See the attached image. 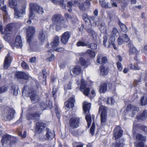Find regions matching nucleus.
<instances>
[{"label": "nucleus", "mask_w": 147, "mask_h": 147, "mask_svg": "<svg viewBox=\"0 0 147 147\" xmlns=\"http://www.w3.org/2000/svg\"><path fill=\"white\" fill-rule=\"evenodd\" d=\"M116 81L115 82H113L112 84H109V86L110 88L111 89H113V88L114 89L116 85Z\"/></svg>", "instance_id": "338daca9"}, {"label": "nucleus", "mask_w": 147, "mask_h": 147, "mask_svg": "<svg viewBox=\"0 0 147 147\" xmlns=\"http://www.w3.org/2000/svg\"><path fill=\"white\" fill-rule=\"evenodd\" d=\"M52 20L53 23L56 26L57 30H59L62 27V21H64V19L63 16L59 14L54 15L52 17Z\"/></svg>", "instance_id": "f03ea898"}, {"label": "nucleus", "mask_w": 147, "mask_h": 147, "mask_svg": "<svg viewBox=\"0 0 147 147\" xmlns=\"http://www.w3.org/2000/svg\"><path fill=\"white\" fill-rule=\"evenodd\" d=\"M11 138V136L8 134L4 135L1 140V142L3 145L5 143H7L8 141Z\"/></svg>", "instance_id": "72a5a7b5"}, {"label": "nucleus", "mask_w": 147, "mask_h": 147, "mask_svg": "<svg viewBox=\"0 0 147 147\" xmlns=\"http://www.w3.org/2000/svg\"><path fill=\"white\" fill-rule=\"evenodd\" d=\"M26 4H24L19 8L14 9V17L17 19H22L23 15L26 14Z\"/></svg>", "instance_id": "7ed1b4c3"}, {"label": "nucleus", "mask_w": 147, "mask_h": 147, "mask_svg": "<svg viewBox=\"0 0 147 147\" xmlns=\"http://www.w3.org/2000/svg\"><path fill=\"white\" fill-rule=\"evenodd\" d=\"M35 92L34 91H32L31 93L29 92L31 100L33 103H35L38 102L39 98L38 96L34 94Z\"/></svg>", "instance_id": "5701e85b"}, {"label": "nucleus", "mask_w": 147, "mask_h": 147, "mask_svg": "<svg viewBox=\"0 0 147 147\" xmlns=\"http://www.w3.org/2000/svg\"><path fill=\"white\" fill-rule=\"evenodd\" d=\"M86 53L88 55L91 57H94L95 55V53L94 51L90 49H88L86 51Z\"/></svg>", "instance_id": "5fc2aeb1"}, {"label": "nucleus", "mask_w": 147, "mask_h": 147, "mask_svg": "<svg viewBox=\"0 0 147 147\" xmlns=\"http://www.w3.org/2000/svg\"><path fill=\"white\" fill-rule=\"evenodd\" d=\"M99 112L100 113V121L101 125H104L107 124V114L106 107L103 106L99 107Z\"/></svg>", "instance_id": "20e7f679"}, {"label": "nucleus", "mask_w": 147, "mask_h": 147, "mask_svg": "<svg viewBox=\"0 0 147 147\" xmlns=\"http://www.w3.org/2000/svg\"><path fill=\"white\" fill-rule=\"evenodd\" d=\"M55 136L54 132L51 131L49 128L46 129V133L45 135V139L48 140H51Z\"/></svg>", "instance_id": "4be33fe9"}, {"label": "nucleus", "mask_w": 147, "mask_h": 147, "mask_svg": "<svg viewBox=\"0 0 147 147\" xmlns=\"http://www.w3.org/2000/svg\"><path fill=\"white\" fill-rule=\"evenodd\" d=\"M71 82H70L69 84H68L67 85H65L64 86V89L65 90H66L67 89L68 90H70L71 88Z\"/></svg>", "instance_id": "774afa93"}, {"label": "nucleus", "mask_w": 147, "mask_h": 147, "mask_svg": "<svg viewBox=\"0 0 147 147\" xmlns=\"http://www.w3.org/2000/svg\"><path fill=\"white\" fill-rule=\"evenodd\" d=\"M38 38L41 43H43L44 42L46 39V36L43 30H41L39 31Z\"/></svg>", "instance_id": "a878e982"}, {"label": "nucleus", "mask_w": 147, "mask_h": 147, "mask_svg": "<svg viewBox=\"0 0 147 147\" xmlns=\"http://www.w3.org/2000/svg\"><path fill=\"white\" fill-rule=\"evenodd\" d=\"M13 26V24H10L7 25L5 28L4 31V32L2 31L1 32H3L5 34H10V32L12 30Z\"/></svg>", "instance_id": "7c9ffc66"}, {"label": "nucleus", "mask_w": 147, "mask_h": 147, "mask_svg": "<svg viewBox=\"0 0 147 147\" xmlns=\"http://www.w3.org/2000/svg\"><path fill=\"white\" fill-rule=\"evenodd\" d=\"M9 5L11 8H16V7L17 5V1L16 0H9Z\"/></svg>", "instance_id": "e433bc0d"}, {"label": "nucleus", "mask_w": 147, "mask_h": 147, "mask_svg": "<svg viewBox=\"0 0 147 147\" xmlns=\"http://www.w3.org/2000/svg\"><path fill=\"white\" fill-rule=\"evenodd\" d=\"M80 62L81 64L83 66L87 65L86 64V61L82 57H81L80 58Z\"/></svg>", "instance_id": "680f3d73"}, {"label": "nucleus", "mask_w": 147, "mask_h": 147, "mask_svg": "<svg viewBox=\"0 0 147 147\" xmlns=\"http://www.w3.org/2000/svg\"><path fill=\"white\" fill-rule=\"evenodd\" d=\"M136 138L138 140H141V141H144L146 139V137L143 136L142 135L139 134H137L136 136Z\"/></svg>", "instance_id": "13d9d810"}, {"label": "nucleus", "mask_w": 147, "mask_h": 147, "mask_svg": "<svg viewBox=\"0 0 147 147\" xmlns=\"http://www.w3.org/2000/svg\"><path fill=\"white\" fill-rule=\"evenodd\" d=\"M30 11L32 13H33V11H34L41 14L44 13V9L42 7L34 3H31L30 4Z\"/></svg>", "instance_id": "39448f33"}, {"label": "nucleus", "mask_w": 147, "mask_h": 147, "mask_svg": "<svg viewBox=\"0 0 147 147\" xmlns=\"http://www.w3.org/2000/svg\"><path fill=\"white\" fill-rule=\"evenodd\" d=\"M129 68L130 69L134 70H139L140 69V67L136 65L135 63L134 64L131 63L129 65Z\"/></svg>", "instance_id": "3c124183"}, {"label": "nucleus", "mask_w": 147, "mask_h": 147, "mask_svg": "<svg viewBox=\"0 0 147 147\" xmlns=\"http://www.w3.org/2000/svg\"><path fill=\"white\" fill-rule=\"evenodd\" d=\"M18 89V86L15 85H13L11 87V92L14 95L16 96L17 95Z\"/></svg>", "instance_id": "a19ab883"}, {"label": "nucleus", "mask_w": 147, "mask_h": 147, "mask_svg": "<svg viewBox=\"0 0 147 147\" xmlns=\"http://www.w3.org/2000/svg\"><path fill=\"white\" fill-rule=\"evenodd\" d=\"M80 122L79 118L78 117L72 118L69 120V125L72 128H77L79 126Z\"/></svg>", "instance_id": "1a4fd4ad"}, {"label": "nucleus", "mask_w": 147, "mask_h": 147, "mask_svg": "<svg viewBox=\"0 0 147 147\" xmlns=\"http://www.w3.org/2000/svg\"><path fill=\"white\" fill-rule=\"evenodd\" d=\"M100 30L102 33H104L106 32V28L104 23H102L100 25Z\"/></svg>", "instance_id": "4d7b16f0"}, {"label": "nucleus", "mask_w": 147, "mask_h": 147, "mask_svg": "<svg viewBox=\"0 0 147 147\" xmlns=\"http://www.w3.org/2000/svg\"><path fill=\"white\" fill-rule=\"evenodd\" d=\"M15 76L16 78L18 79L28 80L30 77L28 74L23 72H17L15 73Z\"/></svg>", "instance_id": "dca6fc26"}, {"label": "nucleus", "mask_w": 147, "mask_h": 147, "mask_svg": "<svg viewBox=\"0 0 147 147\" xmlns=\"http://www.w3.org/2000/svg\"><path fill=\"white\" fill-rule=\"evenodd\" d=\"M15 113L14 110L13 109H9L7 115L6 116V120L9 121L13 117V115Z\"/></svg>", "instance_id": "cd10ccee"}, {"label": "nucleus", "mask_w": 147, "mask_h": 147, "mask_svg": "<svg viewBox=\"0 0 147 147\" xmlns=\"http://www.w3.org/2000/svg\"><path fill=\"white\" fill-rule=\"evenodd\" d=\"M72 72L75 75H78L81 72L80 67L78 66H76L72 69Z\"/></svg>", "instance_id": "c9c22d12"}, {"label": "nucleus", "mask_w": 147, "mask_h": 147, "mask_svg": "<svg viewBox=\"0 0 147 147\" xmlns=\"http://www.w3.org/2000/svg\"><path fill=\"white\" fill-rule=\"evenodd\" d=\"M4 39L6 41L8 42L11 47H13V38L11 36V35L9 33L5 34L2 33Z\"/></svg>", "instance_id": "9b49d317"}, {"label": "nucleus", "mask_w": 147, "mask_h": 147, "mask_svg": "<svg viewBox=\"0 0 147 147\" xmlns=\"http://www.w3.org/2000/svg\"><path fill=\"white\" fill-rule=\"evenodd\" d=\"M35 17V15L34 13H32L30 11V14L29 16V19L27 21V22L29 24H30L31 23V20L34 19Z\"/></svg>", "instance_id": "c03bdc74"}, {"label": "nucleus", "mask_w": 147, "mask_h": 147, "mask_svg": "<svg viewBox=\"0 0 147 147\" xmlns=\"http://www.w3.org/2000/svg\"><path fill=\"white\" fill-rule=\"evenodd\" d=\"M84 80L83 79H82L80 89L84 95L87 96L89 93L90 89L87 86Z\"/></svg>", "instance_id": "6e6552de"}, {"label": "nucleus", "mask_w": 147, "mask_h": 147, "mask_svg": "<svg viewBox=\"0 0 147 147\" xmlns=\"http://www.w3.org/2000/svg\"><path fill=\"white\" fill-rule=\"evenodd\" d=\"M126 110L132 113V115L131 116L132 117L135 113L139 111V109L134 105H128Z\"/></svg>", "instance_id": "6ab92c4d"}, {"label": "nucleus", "mask_w": 147, "mask_h": 147, "mask_svg": "<svg viewBox=\"0 0 147 147\" xmlns=\"http://www.w3.org/2000/svg\"><path fill=\"white\" fill-rule=\"evenodd\" d=\"M70 37V33L69 32H66L61 35V41L63 44H66L67 42Z\"/></svg>", "instance_id": "f8f14e48"}, {"label": "nucleus", "mask_w": 147, "mask_h": 147, "mask_svg": "<svg viewBox=\"0 0 147 147\" xmlns=\"http://www.w3.org/2000/svg\"><path fill=\"white\" fill-rule=\"evenodd\" d=\"M76 3L80 9L82 11H85L86 8H89L90 4L89 0H86L82 4L77 2Z\"/></svg>", "instance_id": "2eb2a0df"}, {"label": "nucleus", "mask_w": 147, "mask_h": 147, "mask_svg": "<svg viewBox=\"0 0 147 147\" xmlns=\"http://www.w3.org/2000/svg\"><path fill=\"white\" fill-rule=\"evenodd\" d=\"M84 20L85 22H88V21L90 22V23H92L91 20H94V17H90L88 18V17L87 18H84Z\"/></svg>", "instance_id": "e2e57ef3"}, {"label": "nucleus", "mask_w": 147, "mask_h": 147, "mask_svg": "<svg viewBox=\"0 0 147 147\" xmlns=\"http://www.w3.org/2000/svg\"><path fill=\"white\" fill-rule=\"evenodd\" d=\"M47 105L44 102H41L40 104V107L42 110H45L47 107Z\"/></svg>", "instance_id": "052dcab7"}, {"label": "nucleus", "mask_w": 147, "mask_h": 147, "mask_svg": "<svg viewBox=\"0 0 147 147\" xmlns=\"http://www.w3.org/2000/svg\"><path fill=\"white\" fill-rule=\"evenodd\" d=\"M128 46L129 47V52L130 54L136 55L138 53V51L132 43H129Z\"/></svg>", "instance_id": "b1692460"}, {"label": "nucleus", "mask_w": 147, "mask_h": 147, "mask_svg": "<svg viewBox=\"0 0 147 147\" xmlns=\"http://www.w3.org/2000/svg\"><path fill=\"white\" fill-rule=\"evenodd\" d=\"M55 4H58L59 5H60L61 7L64 9L65 8L66 5L63 2V1H57V0H49Z\"/></svg>", "instance_id": "473e14b6"}, {"label": "nucleus", "mask_w": 147, "mask_h": 147, "mask_svg": "<svg viewBox=\"0 0 147 147\" xmlns=\"http://www.w3.org/2000/svg\"><path fill=\"white\" fill-rule=\"evenodd\" d=\"M46 127V125L45 123L43 122H39L36 123V131L38 133H41Z\"/></svg>", "instance_id": "9d476101"}, {"label": "nucleus", "mask_w": 147, "mask_h": 147, "mask_svg": "<svg viewBox=\"0 0 147 147\" xmlns=\"http://www.w3.org/2000/svg\"><path fill=\"white\" fill-rule=\"evenodd\" d=\"M91 106L90 103H88L86 101H85L83 103V108L84 111L86 113L87 111H89Z\"/></svg>", "instance_id": "c756f323"}, {"label": "nucleus", "mask_w": 147, "mask_h": 147, "mask_svg": "<svg viewBox=\"0 0 147 147\" xmlns=\"http://www.w3.org/2000/svg\"><path fill=\"white\" fill-rule=\"evenodd\" d=\"M73 147H83V145L81 143H74L73 144Z\"/></svg>", "instance_id": "69168bd1"}, {"label": "nucleus", "mask_w": 147, "mask_h": 147, "mask_svg": "<svg viewBox=\"0 0 147 147\" xmlns=\"http://www.w3.org/2000/svg\"><path fill=\"white\" fill-rule=\"evenodd\" d=\"M86 119L88 125L89 127L91 123L90 115L89 114H87L86 116Z\"/></svg>", "instance_id": "09e8293b"}, {"label": "nucleus", "mask_w": 147, "mask_h": 147, "mask_svg": "<svg viewBox=\"0 0 147 147\" xmlns=\"http://www.w3.org/2000/svg\"><path fill=\"white\" fill-rule=\"evenodd\" d=\"M1 9L3 11V18L4 21L5 22L7 21L8 20H9V18L8 16V14L7 11L6 6V5H4L1 7Z\"/></svg>", "instance_id": "393cba45"}, {"label": "nucleus", "mask_w": 147, "mask_h": 147, "mask_svg": "<svg viewBox=\"0 0 147 147\" xmlns=\"http://www.w3.org/2000/svg\"><path fill=\"white\" fill-rule=\"evenodd\" d=\"M107 59L105 57H103L102 55L100 54L97 57V62L101 64H104L107 62Z\"/></svg>", "instance_id": "412c9836"}, {"label": "nucleus", "mask_w": 147, "mask_h": 147, "mask_svg": "<svg viewBox=\"0 0 147 147\" xmlns=\"http://www.w3.org/2000/svg\"><path fill=\"white\" fill-rule=\"evenodd\" d=\"M27 36V42L29 45L30 50L31 51H36L37 50V46L33 42H32V40L35 32V27L29 26L26 29Z\"/></svg>", "instance_id": "f257e3e1"}, {"label": "nucleus", "mask_w": 147, "mask_h": 147, "mask_svg": "<svg viewBox=\"0 0 147 147\" xmlns=\"http://www.w3.org/2000/svg\"><path fill=\"white\" fill-rule=\"evenodd\" d=\"M140 104L142 106H144L147 104V98L142 96L140 99Z\"/></svg>", "instance_id": "37998d69"}, {"label": "nucleus", "mask_w": 147, "mask_h": 147, "mask_svg": "<svg viewBox=\"0 0 147 147\" xmlns=\"http://www.w3.org/2000/svg\"><path fill=\"white\" fill-rule=\"evenodd\" d=\"M119 25L122 31L124 32H126L128 31V29L126 26L121 22H119Z\"/></svg>", "instance_id": "a18cd8bd"}, {"label": "nucleus", "mask_w": 147, "mask_h": 147, "mask_svg": "<svg viewBox=\"0 0 147 147\" xmlns=\"http://www.w3.org/2000/svg\"><path fill=\"white\" fill-rule=\"evenodd\" d=\"M106 102L108 104L112 105L114 103L115 100L112 97H108L107 98Z\"/></svg>", "instance_id": "8fccbe9b"}, {"label": "nucleus", "mask_w": 147, "mask_h": 147, "mask_svg": "<svg viewBox=\"0 0 147 147\" xmlns=\"http://www.w3.org/2000/svg\"><path fill=\"white\" fill-rule=\"evenodd\" d=\"M115 36L110 34L109 39V41L108 45L106 44L107 42V38L106 37H104L103 38V44L105 47H109L111 45H112L115 49H116L117 48L115 47V44L114 42L115 40Z\"/></svg>", "instance_id": "0eeeda50"}, {"label": "nucleus", "mask_w": 147, "mask_h": 147, "mask_svg": "<svg viewBox=\"0 0 147 147\" xmlns=\"http://www.w3.org/2000/svg\"><path fill=\"white\" fill-rule=\"evenodd\" d=\"M117 141L115 143H113L112 145V147H123L124 144L123 140H119Z\"/></svg>", "instance_id": "f704fd0d"}, {"label": "nucleus", "mask_w": 147, "mask_h": 147, "mask_svg": "<svg viewBox=\"0 0 147 147\" xmlns=\"http://www.w3.org/2000/svg\"><path fill=\"white\" fill-rule=\"evenodd\" d=\"M129 38L126 34H123L122 36H119L117 41L119 45H121L125 42H127L129 40Z\"/></svg>", "instance_id": "ddd939ff"}, {"label": "nucleus", "mask_w": 147, "mask_h": 147, "mask_svg": "<svg viewBox=\"0 0 147 147\" xmlns=\"http://www.w3.org/2000/svg\"><path fill=\"white\" fill-rule=\"evenodd\" d=\"M88 48H90L93 49H96L97 48V45L94 43H91L90 44L88 45Z\"/></svg>", "instance_id": "bf43d9fd"}, {"label": "nucleus", "mask_w": 147, "mask_h": 147, "mask_svg": "<svg viewBox=\"0 0 147 147\" xmlns=\"http://www.w3.org/2000/svg\"><path fill=\"white\" fill-rule=\"evenodd\" d=\"M107 86L106 83L102 84L100 86L99 91L100 93H103L106 92L107 90Z\"/></svg>", "instance_id": "ea45409f"}, {"label": "nucleus", "mask_w": 147, "mask_h": 147, "mask_svg": "<svg viewBox=\"0 0 147 147\" xmlns=\"http://www.w3.org/2000/svg\"><path fill=\"white\" fill-rule=\"evenodd\" d=\"M11 57L10 56V53L8 52V53L5 58L4 61V67L5 69H6L9 67L11 62Z\"/></svg>", "instance_id": "a211bd4d"}, {"label": "nucleus", "mask_w": 147, "mask_h": 147, "mask_svg": "<svg viewBox=\"0 0 147 147\" xmlns=\"http://www.w3.org/2000/svg\"><path fill=\"white\" fill-rule=\"evenodd\" d=\"M8 87L6 86H0V94L6 92L8 90Z\"/></svg>", "instance_id": "6e6d98bb"}, {"label": "nucleus", "mask_w": 147, "mask_h": 147, "mask_svg": "<svg viewBox=\"0 0 147 147\" xmlns=\"http://www.w3.org/2000/svg\"><path fill=\"white\" fill-rule=\"evenodd\" d=\"M111 33V34L115 36H118L119 35V32L118 30L115 28H112Z\"/></svg>", "instance_id": "79ce46f5"}, {"label": "nucleus", "mask_w": 147, "mask_h": 147, "mask_svg": "<svg viewBox=\"0 0 147 147\" xmlns=\"http://www.w3.org/2000/svg\"><path fill=\"white\" fill-rule=\"evenodd\" d=\"M113 132L114 136L115 139L119 138L122 135L123 131L119 126H117L114 129Z\"/></svg>", "instance_id": "4468645a"}, {"label": "nucleus", "mask_w": 147, "mask_h": 147, "mask_svg": "<svg viewBox=\"0 0 147 147\" xmlns=\"http://www.w3.org/2000/svg\"><path fill=\"white\" fill-rule=\"evenodd\" d=\"M75 100L74 97H72L69 99L65 103V107L67 108H71L74 106Z\"/></svg>", "instance_id": "aec40b11"}, {"label": "nucleus", "mask_w": 147, "mask_h": 147, "mask_svg": "<svg viewBox=\"0 0 147 147\" xmlns=\"http://www.w3.org/2000/svg\"><path fill=\"white\" fill-rule=\"evenodd\" d=\"M17 131L18 135L22 138H25L26 136L27 133L26 131H24L23 133H22V131H21L20 129H18Z\"/></svg>", "instance_id": "603ef678"}, {"label": "nucleus", "mask_w": 147, "mask_h": 147, "mask_svg": "<svg viewBox=\"0 0 147 147\" xmlns=\"http://www.w3.org/2000/svg\"><path fill=\"white\" fill-rule=\"evenodd\" d=\"M13 47H12L13 49L16 47L17 48H20L22 46V43L21 39V38L20 36L19 35H17L16 38V40L14 43Z\"/></svg>", "instance_id": "f3484780"}, {"label": "nucleus", "mask_w": 147, "mask_h": 147, "mask_svg": "<svg viewBox=\"0 0 147 147\" xmlns=\"http://www.w3.org/2000/svg\"><path fill=\"white\" fill-rule=\"evenodd\" d=\"M39 78L40 80H42V84L44 85H45L46 84V74L45 73H43L42 79V76H39Z\"/></svg>", "instance_id": "864d4df0"}, {"label": "nucleus", "mask_w": 147, "mask_h": 147, "mask_svg": "<svg viewBox=\"0 0 147 147\" xmlns=\"http://www.w3.org/2000/svg\"><path fill=\"white\" fill-rule=\"evenodd\" d=\"M100 3L101 6L105 8H108L112 7L111 5L109 3H106L103 1H100Z\"/></svg>", "instance_id": "4c0bfd02"}, {"label": "nucleus", "mask_w": 147, "mask_h": 147, "mask_svg": "<svg viewBox=\"0 0 147 147\" xmlns=\"http://www.w3.org/2000/svg\"><path fill=\"white\" fill-rule=\"evenodd\" d=\"M49 57L47 58L46 60L47 61H51L54 60L55 59V56L54 54L50 53L49 54Z\"/></svg>", "instance_id": "de8ad7c7"}, {"label": "nucleus", "mask_w": 147, "mask_h": 147, "mask_svg": "<svg viewBox=\"0 0 147 147\" xmlns=\"http://www.w3.org/2000/svg\"><path fill=\"white\" fill-rule=\"evenodd\" d=\"M100 74L102 76H105L107 75L108 71V69L102 66L100 67Z\"/></svg>", "instance_id": "2f4dec72"}, {"label": "nucleus", "mask_w": 147, "mask_h": 147, "mask_svg": "<svg viewBox=\"0 0 147 147\" xmlns=\"http://www.w3.org/2000/svg\"><path fill=\"white\" fill-rule=\"evenodd\" d=\"M64 16L67 20L65 22H63V23H62V27L63 28H66L67 26V24L68 23V20H72V18L71 16L67 13H65L64 14Z\"/></svg>", "instance_id": "bb28decb"}, {"label": "nucleus", "mask_w": 147, "mask_h": 147, "mask_svg": "<svg viewBox=\"0 0 147 147\" xmlns=\"http://www.w3.org/2000/svg\"><path fill=\"white\" fill-rule=\"evenodd\" d=\"M59 42V38L57 36H56L55 37L53 42L51 43L50 45L51 46V48H50L49 45L47 44L46 46L47 48H49V50L47 51V53H49L54 51V50H55V48L58 45Z\"/></svg>", "instance_id": "423d86ee"}, {"label": "nucleus", "mask_w": 147, "mask_h": 147, "mask_svg": "<svg viewBox=\"0 0 147 147\" xmlns=\"http://www.w3.org/2000/svg\"><path fill=\"white\" fill-rule=\"evenodd\" d=\"M39 117V115L37 114H28L26 117L27 119H38Z\"/></svg>", "instance_id": "58836bf2"}, {"label": "nucleus", "mask_w": 147, "mask_h": 147, "mask_svg": "<svg viewBox=\"0 0 147 147\" xmlns=\"http://www.w3.org/2000/svg\"><path fill=\"white\" fill-rule=\"evenodd\" d=\"M76 45L78 47H84L88 46L87 43L84 41L80 40L78 41Z\"/></svg>", "instance_id": "49530a36"}, {"label": "nucleus", "mask_w": 147, "mask_h": 147, "mask_svg": "<svg viewBox=\"0 0 147 147\" xmlns=\"http://www.w3.org/2000/svg\"><path fill=\"white\" fill-rule=\"evenodd\" d=\"M116 64L118 69L119 71H121L123 67L121 63L120 62H118Z\"/></svg>", "instance_id": "0e129e2a"}, {"label": "nucleus", "mask_w": 147, "mask_h": 147, "mask_svg": "<svg viewBox=\"0 0 147 147\" xmlns=\"http://www.w3.org/2000/svg\"><path fill=\"white\" fill-rule=\"evenodd\" d=\"M147 116V111L145 110L140 115L137 116V119L139 121L145 119Z\"/></svg>", "instance_id": "c85d7f7f"}]
</instances>
